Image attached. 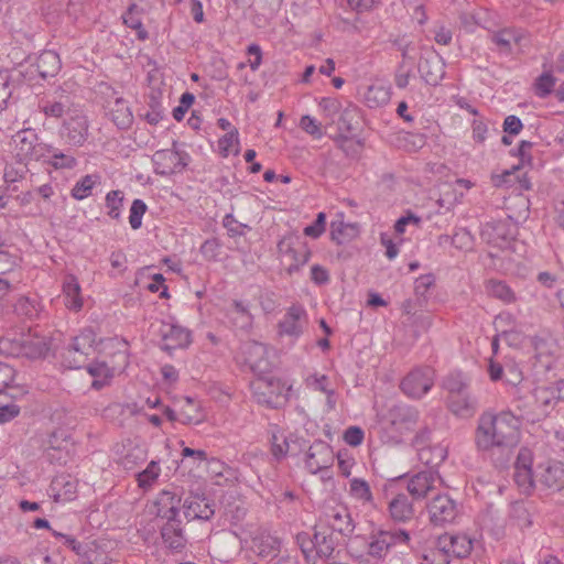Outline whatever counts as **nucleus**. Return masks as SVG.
Wrapping results in <instances>:
<instances>
[{"label":"nucleus","mask_w":564,"mask_h":564,"mask_svg":"<svg viewBox=\"0 0 564 564\" xmlns=\"http://www.w3.org/2000/svg\"><path fill=\"white\" fill-rule=\"evenodd\" d=\"M326 524L334 532L343 535H350L355 530V523L349 510L344 506L329 508L325 512Z\"/></svg>","instance_id":"nucleus-23"},{"label":"nucleus","mask_w":564,"mask_h":564,"mask_svg":"<svg viewBox=\"0 0 564 564\" xmlns=\"http://www.w3.org/2000/svg\"><path fill=\"white\" fill-rule=\"evenodd\" d=\"M417 458L427 469H436L443 464L448 455V444L438 442L426 446H420L417 449Z\"/></svg>","instance_id":"nucleus-27"},{"label":"nucleus","mask_w":564,"mask_h":564,"mask_svg":"<svg viewBox=\"0 0 564 564\" xmlns=\"http://www.w3.org/2000/svg\"><path fill=\"white\" fill-rule=\"evenodd\" d=\"M553 384L538 386L533 390L535 405L543 415L550 414L558 404Z\"/></svg>","instance_id":"nucleus-32"},{"label":"nucleus","mask_w":564,"mask_h":564,"mask_svg":"<svg viewBox=\"0 0 564 564\" xmlns=\"http://www.w3.org/2000/svg\"><path fill=\"white\" fill-rule=\"evenodd\" d=\"M443 388L449 393L448 397H453V394H462L468 392L467 382L462 372H452L443 380Z\"/></svg>","instance_id":"nucleus-53"},{"label":"nucleus","mask_w":564,"mask_h":564,"mask_svg":"<svg viewBox=\"0 0 564 564\" xmlns=\"http://www.w3.org/2000/svg\"><path fill=\"white\" fill-rule=\"evenodd\" d=\"M164 282V276L161 273H155L151 276V281L148 283L147 289L152 293L160 292L161 299H167L170 296L169 289Z\"/></svg>","instance_id":"nucleus-63"},{"label":"nucleus","mask_w":564,"mask_h":564,"mask_svg":"<svg viewBox=\"0 0 564 564\" xmlns=\"http://www.w3.org/2000/svg\"><path fill=\"white\" fill-rule=\"evenodd\" d=\"M153 164L155 173L163 176L181 172L187 165L180 152L169 149L156 151Z\"/></svg>","instance_id":"nucleus-18"},{"label":"nucleus","mask_w":564,"mask_h":564,"mask_svg":"<svg viewBox=\"0 0 564 564\" xmlns=\"http://www.w3.org/2000/svg\"><path fill=\"white\" fill-rule=\"evenodd\" d=\"M61 67L59 55L52 50L43 51L36 59V69L44 79L56 76Z\"/></svg>","instance_id":"nucleus-34"},{"label":"nucleus","mask_w":564,"mask_h":564,"mask_svg":"<svg viewBox=\"0 0 564 564\" xmlns=\"http://www.w3.org/2000/svg\"><path fill=\"white\" fill-rule=\"evenodd\" d=\"M110 115L113 123L119 129H127L133 122V115L128 102L122 98H117L110 109Z\"/></svg>","instance_id":"nucleus-44"},{"label":"nucleus","mask_w":564,"mask_h":564,"mask_svg":"<svg viewBox=\"0 0 564 564\" xmlns=\"http://www.w3.org/2000/svg\"><path fill=\"white\" fill-rule=\"evenodd\" d=\"M41 111L48 118L69 117V112L79 108L75 107L70 96L65 90H57L40 102Z\"/></svg>","instance_id":"nucleus-15"},{"label":"nucleus","mask_w":564,"mask_h":564,"mask_svg":"<svg viewBox=\"0 0 564 564\" xmlns=\"http://www.w3.org/2000/svg\"><path fill=\"white\" fill-rule=\"evenodd\" d=\"M206 411L199 400L184 397L180 401V423L198 425L206 420Z\"/></svg>","instance_id":"nucleus-28"},{"label":"nucleus","mask_w":564,"mask_h":564,"mask_svg":"<svg viewBox=\"0 0 564 564\" xmlns=\"http://www.w3.org/2000/svg\"><path fill=\"white\" fill-rule=\"evenodd\" d=\"M531 343L535 350L536 362L546 370L552 369L555 362L553 357L555 346L554 343L540 337L532 338Z\"/></svg>","instance_id":"nucleus-41"},{"label":"nucleus","mask_w":564,"mask_h":564,"mask_svg":"<svg viewBox=\"0 0 564 564\" xmlns=\"http://www.w3.org/2000/svg\"><path fill=\"white\" fill-rule=\"evenodd\" d=\"M474 547L473 539L466 533H446L438 540L437 549L423 556L421 564H448L449 557H467Z\"/></svg>","instance_id":"nucleus-3"},{"label":"nucleus","mask_w":564,"mask_h":564,"mask_svg":"<svg viewBox=\"0 0 564 564\" xmlns=\"http://www.w3.org/2000/svg\"><path fill=\"white\" fill-rule=\"evenodd\" d=\"M78 482L70 475L55 476L47 489V495L56 503H67L76 499Z\"/></svg>","instance_id":"nucleus-17"},{"label":"nucleus","mask_w":564,"mask_h":564,"mask_svg":"<svg viewBox=\"0 0 564 564\" xmlns=\"http://www.w3.org/2000/svg\"><path fill=\"white\" fill-rule=\"evenodd\" d=\"M388 420L391 426L402 434L414 427L419 420V412L412 406L399 404L389 410Z\"/></svg>","instance_id":"nucleus-22"},{"label":"nucleus","mask_w":564,"mask_h":564,"mask_svg":"<svg viewBox=\"0 0 564 564\" xmlns=\"http://www.w3.org/2000/svg\"><path fill=\"white\" fill-rule=\"evenodd\" d=\"M300 127L307 134L312 135L317 140L322 139L323 137L321 123L310 115L302 116L300 120Z\"/></svg>","instance_id":"nucleus-59"},{"label":"nucleus","mask_w":564,"mask_h":564,"mask_svg":"<svg viewBox=\"0 0 564 564\" xmlns=\"http://www.w3.org/2000/svg\"><path fill=\"white\" fill-rule=\"evenodd\" d=\"M147 209V204L142 199L137 198L132 202L129 210V224L133 230L141 228Z\"/></svg>","instance_id":"nucleus-55"},{"label":"nucleus","mask_w":564,"mask_h":564,"mask_svg":"<svg viewBox=\"0 0 564 564\" xmlns=\"http://www.w3.org/2000/svg\"><path fill=\"white\" fill-rule=\"evenodd\" d=\"M181 497L169 489L162 490L155 500L158 517L174 523L180 514Z\"/></svg>","instance_id":"nucleus-26"},{"label":"nucleus","mask_w":564,"mask_h":564,"mask_svg":"<svg viewBox=\"0 0 564 564\" xmlns=\"http://www.w3.org/2000/svg\"><path fill=\"white\" fill-rule=\"evenodd\" d=\"M349 496L361 506H375V498L367 480L358 477L349 479Z\"/></svg>","instance_id":"nucleus-40"},{"label":"nucleus","mask_w":564,"mask_h":564,"mask_svg":"<svg viewBox=\"0 0 564 564\" xmlns=\"http://www.w3.org/2000/svg\"><path fill=\"white\" fill-rule=\"evenodd\" d=\"M434 379L435 372L432 368H416L403 378L400 388L409 398L421 399L431 390Z\"/></svg>","instance_id":"nucleus-11"},{"label":"nucleus","mask_w":564,"mask_h":564,"mask_svg":"<svg viewBox=\"0 0 564 564\" xmlns=\"http://www.w3.org/2000/svg\"><path fill=\"white\" fill-rule=\"evenodd\" d=\"M242 362L257 376L267 375L271 369L268 347L258 341H248L240 349Z\"/></svg>","instance_id":"nucleus-13"},{"label":"nucleus","mask_w":564,"mask_h":564,"mask_svg":"<svg viewBox=\"0 0 564 564\" xmlns=\"http://www.w3.org/2000/svg\"><path fill=\"white\" fill-rule=\"evenodd\" d=\"M89 123L82 109L69 112V117L63 119L58 130L61 140L73 148L84 145L88 137Z\"/></svg>","instance_id":"nucleus-8"},{"label":"nucleus","mask_w":564,"mask_h":564,"mask_svg":"<svg viewBox=\"0 0 564 564\" xmlns=\"http://www.w3.org/2000/svg\"><path fill=\"white\" fill-rule=\"evenodd\" d=\"M14 311L18 315L33 319L41 316L44 306L37 295H23L15 302Z\"/></svg>","instance_id":"nucleus-38"},{"label":"nucleus","mask_w":564,"mask_h":564,"mask_svg":"<svg viewBox=\"0 0 564 564\" xmlns=\"http://www.w3.org/2000/svg\"><path fill=\"white\" fill-rule=\"evenodd\" d=\"M124 194L120 189H112L105 196L106 214L109 218L119 220L123 209Z\"/></svg>","instance_id":"nucleus-46"},{"label":"nucleus","mask_w":564,"mask_h":564,"mask_svg":"<svg viewBox=\"0 0 564 564\" xmlns=\"http://www.w3.org/2000/svg\"><path fill=\"white\" fill-rule=\"evenodd\" d=\"M390 518L394 522L405 523L414 516L412 501L405 494L395 495L388 503Z\"/></svg>","instance_id":"nucleus-30"},{"label":"nucleus","mask_w":564,"mask_h":564,"mask_svg":"<svg viewBox=\"0 0 564 564\" xmlns=\"http://www.w3.org/2000/svg\"><path fill=\"white\" fill-rule=\"evenodd\" d=\"M162 473L160 460L152 459L148 463L147 467L135 474L138 487L148 492L156 485Z\"/></svg>","instance_id":"nucleus-37"},{"label":"nucleus","mask_w":564,"mask_h":564,"mask_svg":"<svg viewBox=\"0 0 564 564\" xmlns=\"http://www.w3.org/2000/svg\"><path fill=\"white\" fill-rule=\"evenodd\" d=\"M441 480L438 470L425 469L414 474L408 481V491L414 499H423Z\"/></svg>","instance_id":"nucleus-20"},{"label":"nucleus","mask_w":564,"mask_h":564,"mask_svg":"<svg viewBox=\"0 0 564 564\" xmlns=\"http://www.w3.org/2000/svg\"><path fill=\"white\" fill-rule=\"evenodd\" d=\"M308 325V314L301 304H292L278 323V335L296 343Z\"/></svg>","instance_id":"nucleus-7"},{"label":"nucleus","mask_w":564,"mask_h":564,"mask_svg":"<svg viewBox=\"0 0 564 564\" xmlns=\"http://www.w3.org/2000/svg\"><path fill=\"white\" fill-rule=\"evenodd\" d=\"M250 389L257 403L275 409L288 401L291 387H286L285 382L278 378L263 375L251 382Z\"/></svg>","instance_id":"nucleus-4"},{"label":"nucleus","mask_w":564,"mask_h":564,"mask_svg":"<svg viewBox=\"0 0 564 564\" xmlns=\"http://www.w3.org/2000/svg\"><path fill=\"white\" fill-rule=\"evenodd\" d=\"M422 219L419 216L409 212L395 221L394 230L397 234L402 235L406 231L408 226L420 227Z\"/></svg>","instance_id":"nucleus-62"},{"label":"nucleus","mask_w":564,"mask_h":564,"mask_svg":"<svg viewBox=\"0 0 564 564\" xmlns=\"http://www.w3.org/2000/svg\"><path fill=\"white\" fill-rule=\"evenodd\" d=\"M100 184L101 175L99 173L86 174L74 183L70 189V196L75 200H84L90 197L95 187Z\"/></svg>","instance_id":"nucleus-36"},{"label":"nucleus","mask_w":564,"mask_h":564,"mask_svg":"<svg viewBox=\"0 0 564 564\" xmlns=\"http://www.w3.org/2000/svg\"><path fill=\"white\" fill-rule=\"evenodd\" d=\"M13 152L21 162L42 161L50 152L48 143L39 140L33 129H23L12 137Z\"/></svg>","instance_id":"nucleus-6"},{"label":"nucleus","mask_w":564,"mask_h":564,"mask_svg":"<svg viewBox=\"0 0 564 564\" xmlns=\"http://www.w3.org/2000/svg\"><path fill=\"white\" fill-rule=\"evenodd\" d=\"M194 99H195V97L191 93H184L181 96L180 105L173 109V118L176 121H181L184 118V116L187 112L188 108L194 102Z\"/></svg>","instance_id":"nucleus-64"},{"label":"nucleus","mask_w":564,"mask_h":564,"mask_svg":"<svg viewBox=\"0 0 564 564\" xmlns=\"http://www.w3.org/2000/svg\"><path fill=\"white\" fill-rule=\"evenodd\" d=\"M12 247L7 245L6 239L0 235V273L11 271L19 263V257L11 252Z\"/></svg>","instance_id":"nucleus-54"},{"label":"nucleus","mask_w":564,"mask_h":564,"mask_svg":"<svg viewBox=\"0 0 564 564\" xmlns=\"http://www.w3.org/2000/svg\"><path fill=\"white\" fill-rule=\"evenodd\" d=\"M490 41L501 54H511L521 51L528 43L525 31L518 28H505L490 34Z\"/></svg>","instance_id":"nucleus-14"},{"label":"nucleus","mask_w":564,"mask_h":564,"mask_svg":"<svg viewBox=\"0 0 564 564\" xmlns=\"http://www.w3.org/2000/svg\"><path fill=\"white\" fill-rule=\"evenodd\" d=\"M305 384L308 389L326 393L332 389L329 378L326 375L314 372L306 377Z\"/></svg>","instance_id":"nucleus-57"},{"label":"nucleus","mask_w":564,"mask_h":564,"mask_svg":"<svg viewBox=\"0 0 564 564\" xmlns=\"http://www.w3.org/2000/svg\"><path fill=\"white\" fill-rule=\"evenodd\" d=\"M28 173V167L25 162L18 161L15 164H8L4 167L3 180L7 184L15 183L22 178Z\"/></svg>","instance_id":"nucleus-56"},{"label":"nucleus","mask_w":564,"mask_h":564,"mask_svg":"<svg viewBox=\"0 0 564 564\" xmlns=\"http://www.w3.org/2000/svg\"><path fill=\"white\" fill-rule=\"evenodd\" d=\"M272 454L276 459L284 458L290 452L292 434L280 429L278 425L270 426Z\"/></svg>","instance_id":"nucleus-39"},{"label":"nucleus","mask_w":564,"mask_h":564,"mask_svg":"<svg viewBox=\"0 0 564 564\" xmlns=\"http://www.w3.org/2000/svg\"><path fill=\"white\" fill-rule=\"evenodd\" d=\"M116 454L118 465L127 471H132L147 462L149 448L138 438H127L117 447Z\"/></svg>","instance_id":"nucleus-10"},{"label":"nucleus","mask_w":564,"mask_h":564,"mask_svg":"<svg viewBox=\"0 0 564 564\" xmlns=\"http://www.w3.org/2000/svg\"><path fill=\"white\" fill-rule=\"evenodd\" d=\"M162 538L164 543L173 550H178L183 547L185 539L183 536V531L178 528V523L176 521L174 523H167L162 529Z\"/></svg>","instance_id":"nucleus-50"},{"label":"nucleus","mask_w":564,"mask_h":564,"mask_svg":"<svg viewBox=\"0 0 564 564\" xmlns=\"http://www.w3.org/2000/svg\"><path fill=\"white\" fill-rule=\"evenodd\" d=\"M516 228L507 221L488 223L481 230V237L490 245L500 249H512L520 251L524 249L521 241L514 240Z\"/></svg>","instance_id":"nucleus-9"},{"label":"nucleus","mask_w":564,"mask_h":564,"mask_svg":"<svg viewBox=\"0 0 564 564\" xmlns=\"http://www.w3.org/2000/svg\"><path fill=\"white\" fill-rule=\"evenodd\" d=\"M427 512L431 523L442 527L455 521L459 513V506L447 494H440L429 501Z\"/></svg>","instance_id":"nucleus-12"},{"label":"nucleus","mask_w":564,"mask_h":564,"mask_svg":"<svg viewBox=\"0 0 564 564\" xmlns=\"http://www.w3.org/2000/svg\"><path fill=\"white\" fill-rule=\"evenodd\" d=\"M447 406L454 415L468 419L476 412L477 400L469 392L453 394V397L447 398Z\"/></svg>","instance_id":"nucleus-31"},{"label":"nucleus","mask_w":564,"mask_h":564,"mask_svg":"<svg viewBox=\"0 0 564 564\" xmlns=\"http://www.w3.org/2000/svg\"><path fill=\"white\" fill-rule=\"evenodd\" d=\"M123 23L137 31V37L140 41H145L149 36L147 30L143 28L141 17L137 10V6L132 4L129 7L128 11L122 15Z\"/></svg>","instance_id":"nucleus-51"},{"label":"nucleus","mask_w":564,"mask_h":564,"mask_svg":"<svg viewBox=\"0 0 564 564\" xmlns=\"http://www.w3.org/2000/svg\"><path fill=\"white\" fill-rule=\"evenodd\" d=\"M96 334L93 328H84L77 336L74 337L68 354H79L87 358L96 350Z\"/></svg>","instance_id":"nucleus-33"},{"label":"nucleus","mask_w":564,"mask_h":564,"mask_svg":"<svg viewBox=\"0 0 564 564\" xmlns=\"http://www.w3.org/2000/svg\"><path fill=\"white\" fill-rule=\"evenodd\" d=\"M390 88L384 85H370L364 93V101L369 108H379L390 100Z\"/></svg>","instance_id":"nucleus-43"},{"label":"nucleus","mask_w":564,"mask_h":564,"mask_svg":"<svg viewBox=\"0 0 564 564\" xmlns=\"http://www.w3.org/2000/svg\"><path fill=\"white\" fill-rule=\"evenodd\" d=\"M520 419L510 411L484 412L478 419L475 443L479 451L514 447L520 440Z\"/></svg>","instance_id":"nucleus-1"},{"label":"nucleus","mask_w":564,"mask_h":564,"mask_svg":"<svg viewBox=\"0 0 564 564\" xmlns=\"http://www.w3.org/2000/svg\"><path fill=\"white\" fill-rule=\"evenodd\" d=\"M52 535L56 540H58L63 545H65L66 547H68L73 552H75L76 554L80 553V551L83 549L82 543L79 541H77V539L74 535L67 534V533H64V532H61L57 530H52Z\"/></svg>","instance_id":"nucleus-61"},{"label":"nucleus","mask_w":564,"mask_h":564,"mask_svg":"<svg viewBox=\"0 0 564 564\" xmlns=\"http://www.w3.org/2000/svg\"><path fill=\"white\" fill-rule=\"evenodd\" d=\"M183 513L187 520H209L214 513V502L204 495H189L183 505Z\"/></svg>","instance_id":"nucleus-19"},{"label":"nucleus","mask_w":564,"mask_h":564,"mask_svg":"<svg viewBox=\"0 0 564 564\" xmlns=\"http://www.w3.org/2000/svg\"><path fill=\"white\" fill-rule=\"evenodd\" d=\"M410 540V533L404 529L378 530L369 535L367 553L379 563L386 558L392 547L408 545Z\"/></svg>","instance_id":"nucleus-5"},{"label":"nucleus","mask_w":564,"mask_h":564,"mask_svg":"<svg viewBox=\"0 0 564 564\" xmlns=\"http://www.w3.org/2000/svg\"><path fill=\"white\" fill-rule=\"evenodd\" d=\"M420 72L423 79L430 85H437L444 75V68L438 58L434 61L426 59L420 64Z\"/></svg>","instance_id":"nucleus-47"},{"label":"nucleus","mask_w":564,"mask_h":564,"mask_svg":"<svg viewBox=\"0 0 564 564\" xmlns=\"http://www.w3.org/2000/svg\"><path fill=\"white\" fill-rule=\"evenodd\" d=\"M280 540L270 534L269 532H260L254 538H252V549L260 556H270L273 555L280 547Z\"/></svg>","instance_id":"nucleus-42"},{"label":"nucleus","mask_w":564,"mask_h":564,"mask_svg":"<svg viewBox=\"0 0 564 564\" xmlns=\"http://www.w3.org/2000/svg\"><path fill=\"white\" fill-rule=\"evenodd\" d=\"M487 291L491 296L507 304L514 302L517 299L513 290L503 281L490 280L487 284Z\"/></svg>","instance_id":"nucleus-49"},{"label":"nucleus","mask_w":564,"mask_h":564,"mask_svg":"<svg viewBox=\"0 0 564 564\" xmlns=\"http://www.w3.org/2000/svg\"><path fill=\"white\" fill-rule=\"evenodd\" d=\"M325 227L326 215L325 213H318L315 221L304 228V235L310 238L317 239L324 234Z\"/></svg>","instance_id":"nucleus-60"},{"label":"nucleus","mask_w":564,"mask_h":564,"mask_svg":"<svg viewBox=\"0 0 564 564\" xmlns=\"http://www.w3.org/2000/svg\"><path fill=\"white\" fill-rule=\"evenodd\" d=\"M218 149L219 153L223 158H228L229 155H238L239 154V132L237 129H231L225 135H223L218 140Z\"/></svg>","instance_id":"nucleus-48"},{"label":"nucleus","mask_w":564,"mask_h":564,"mask_svg":"<svg viewBox=\"0 0 564 564\" xmlns=\"http://www.w3.org/2000/svg\"><path fill=\"white\" fill-rule=\"evenodd\" d=\"M556 78L551 72L542 73L534 82V94L539 98H546L555 90Z\"/></svg>","instance_id":"nucleus-52"},{"label":"nucleus","mask_w":564,"mask_h":564,"mask_svg":"<svg viewBox=\"0 0 564 564\" xmlns=\"http://www.w3.org/2000/svg\"><path fill=\"white\" fill-rule=\"evenodd\" d=\"M531 456L528 451H521L514 464L513 478L523 494H530L534 487Z\"/></svg>","instance_id":"nucleus-25"},{"label":"nucleus","mask_w":564,"mask_h":564,"mask_svg":"<svg viewBox=\"0 0 564 564\" xmlns=\"http://www.w3.org/2000/svg\"><path fill=\"white\" fill-rule=\"evenodd\" d=\"M50 152L45 154L43 162L55 170H73L77 166V159L69 151H62L48 143Z\"/></svg>","instance_id":"nucleus-35"},{"label":"nucleus","mask_w":564,"mask_h":564,"mask_svg":"<svg viewBox=\"0 0 564 564\" xmlns=\"http://www.w3.org/2000/svg\"><path fill=\"white\" fill-rule=\"evenodd\" d=\"M10 74L7 69L0 70V112L8 106L12 90L10 85Z\"/></svg>","instance_id":"nucleus-58"},{"label":"nucleus","mask_w":564,"mask_h":564,"mask_svg":"<svg viewBox=\"0 0 564 564\" xmlns=\"http://www.w3.org/2000/svg\"><path fill=\"white\" fill-rule=\"evenodd\" d=\"M88 373L94 378L91 387L99 390L112 378V369L105 361H94L87 366Z\"/></svg>","instance_id":"nucleus-45"},{"label":"nucleus","mask_w":564,"mask_h":564,"mask_svg":"<svg viewBox=\"0 0 564 564\" xmlns=\"http://www.w3.org/2000/svg\"><path fill=\"white\" fill-rule=\"evenodd\" d=\"M539 481L546 488L558 491L564 487V464L552 462L540 466Z\"/></svg>","instance_id":"nucleus-29"},{"label":"nucleus","mask_w":564,"mask_h":564,"mask_svg":"<svg viewBox=\"0 0 564 564\" xmlns=\"http://www.w3.org/2000/svg\"><path fill=\"white\" fill-rule=\"evenodd\" d=\"M335 459L334 452L325 442H314L305 454V467L311 474L329 468Z\"/></svg>","instance_id":"nucleus-16"},{"label":"nucleus","mask_w":564,"mask_h":564,"mask_svg":"<svg viewBox=\"0 0 564 564\" xmlns=\"http://www.w3.org/2000/svg\"><path fill=\"white\" fill-rule=\"evenodd\" d=\"M160 335L162 337V348L164 350H173L176 348H184L191 343L189 332L173 323H162L160 327Z\"/></svg>","instance_id":"nucleus-21"},{"label":"nucleus","mask_w":564,"mask_h":564,"mask_svg":"<svg viewBox=\"0 0 564 564\" xmlns=\"http://www.w3.org/2000/svg\"><path fill=\"white\" fill-rule=\"evenodd\" d=\"M62 296L65 307L78 313L84 307V296L80 283L74 274H66L62 282Z\"/></svg>","instance_id":"nucleus-24"},{"label":"nucleus","mask_w":564,"mask_h":564,"mask_svg":"<svg viewBox=\"0 0 564 564\" xmlns=\"http://www.w3.org/2000/svg\"><path fill=\"white\" fill-rule=\"evenodd\" d=\"M296 543L311 564H318L328 560L334 551L336 542L327 528L315 527L313 534L300 532L296 534Z\"/></svg>","instance_id":"nucleus-2"}]
</instances>
